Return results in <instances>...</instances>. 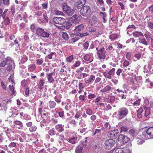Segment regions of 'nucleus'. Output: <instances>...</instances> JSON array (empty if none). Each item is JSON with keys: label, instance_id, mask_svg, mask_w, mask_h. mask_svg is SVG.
<instances>
[{"label": "nucleus", "instance_id": "25", "mask_svg": "<svg viewBox=\"0 0 153 153\" xmlns=\"http://www.w3.org/2000/svg\"><path fill=\"white\" fill-rule=\"evenodd\" d=\"M91 54H86L84 57V60L88 61L89 62H91L92 61L91 57Z\"/></svg>", "mask_w": 153, "mask_h": 153}, {"label": "nucleus", "instance_id": "8", "mask_svg": "<svg viewBox=\"0 0 153 153\" xmlns=\"http://www.w3.org/2000/svg\"><path fill=\"white\" fill-rule=\"evenodd\" d=\"M129 140V138L123 134L120 135L117 139L118 142L120 143V145H123L126 143Z\"/></svg>", "mask_w": 153, "mask_h": 153}, {"label": "nucleus", "instance_id": "4", "mask_svg": "<svg viewBox=\"0 0 153 153\" xmlns=\"http://www.w3.org/2000/svg\"><path fill=\"white\" fill-rule=\"evenodd\" d=\"M62 9L69 16H71L74 13V10L68 6L66 3L62 4Z\"/></svg>", "mask_w": 153, "mask_h": 153}, {"label": "nucleus", "instance_id": "1", "mask_svg": "<svg viewBox=\"0 0 153 153\" xmlns=\"http://www.w3.org/2000/svg\"><path fill=\"white\" fill-rule=\"evenodd\" d=\"M139 137L145 140L153 138V127L149 128L147 130L145 129H143L140 133Z\"/></svg>", "mask_w": 153, "mask_h": 153}, {"label": "nucleus", "instance_id": "39", "mask_svg": "<svg viewBox=\"0 0 153 153\" xmlns=\"http://www.w3.org/2000/svg\"><path fill=\"white\" fill-rule=\"evenodd\" d=\"M74 59V56L73 55H71L66 58V60L67 62H71Z\"/></svg>", "mask_w": 153, "mask_h": 153}, {"label": "nucleus", "instance_id": "42", "mask_svg": "<svg viewBox=\"0 0 153 153\" xmlns=\"http://www.w3.org/2000/svg\"><path fill=\"white\" fill-rule=\"evenodd\" d=\"M88 35L89 33L87 32H86L84 33H78L76 34V36L81 37L85 36H88Z\"/></svg>", "mask_w": 153, "mask_h": 153}, {"label": "nucleus", "instance_id": "58", "mask_svg": "<svg viewBox=\"0 0 153 153\" xmlns=\"http://www.w3.org/2000/svg\"><path fill=\"white\" fill-rule=\"evenodd\" d=\"M23 118L24 119L27 120H30L31 119V117L30 116L26 115H25L23 117Z\"/></svg>", "mask_w": 153, "mask_h": 153}, {"label": "nucleus", "instance_id": "12", "mask_svg": "<svg viewBox=\"0 0 153 153\" xmlns=\"http://www.w3.org/2000/svg\"><path fill=\"white\" fill-rule=\"evenodd\" d=\"M128 80L132 85H135L136 87H138L140 83V81H138L135 77H129Z\"/></svg>", "mask_w": 153, "mask_h": 153}, {"label": "nucleus", "instance_id": "50", "mask_svg": "<svg viewBox=\"0 0 153 153\" xmlns=\"http://www.w3.org/2000/svg\"><path fill=\"white\" fill-rule=\"evenodd\" d=\"M110 127L111 126L109 122H106L104 125V127L105 128H110Z\"/></svg>", "mask_w": 153, "mask_h": 153}, {"label": "nucleus", "instance_id": "20", "mask_svg": "<svg viewBox=\"0 0 153 153\" xmlns=\"http://www.w3.org/2000/svg\"><path fill=\"white\" fill-rule=\"evenodd\" d=\"M8 64L9 65L6 68V70L7 71H10L11 70L12 66H13L14 63L13 61L9 60L8 62Z\"/></svg>", "mask_w": 153, "mask_h": 153}, {"label": "nucleus", "instance_id": "57", "mask_svg": "<svg viewBox=\"0 0 153 153\" xmlns=\"http://www.w3.org/2000/svg\"><path fill=\"white\" fill-rule=\"evenodd\" d=\"M43 62V60L41 58L38 59L37 62V63L38 65H40Z\"/></svg>", "mask_w": 153, "mask_h": 153}, {"label": "nucleus", "instance_id": "9", "mask_svg": "<svg viewBox=\"0 0 153 153\" xmlns=\"http://www.w3.org/2000/svg\"><path fill=\"white\" fill-rule=\"evenodd\" d=\"M131 147H126L124 148L117 149L114 153H131Z\"/></svg>", "mask_w": 153, "mask_h": 153}, {"label": "nucleus", "instance_id": "15", "mask_svg": "<svg viewBox=\"0 0 153 153\" xmlns=\"http://www.w3.org/2000/svg\"><path fill=\"white\" fill-rule=\"evenodd\" d=\"M118 130L117 129H115L109 132L108 135L109 137L113 138L118 134Z\"/></svg>", "mask_w": 153, "mask_h": 153}, {"label": "nucleus", "instance_id": "51", "mask_svg": "<svg viewBox=\"0 0 153 153\" xmlns=\"http://www.w3.org/2000/svg\"><path fill=\"white\" fill-rule=\"evenodd\" d=\"M100 134V130L99 129H96L94 135L97 136H99Z\"/></svg>", "mask_w": 153, "mask_h": 153}, {"label": "nucleus", "instance_id": "14", "mask_svg": "<svg viewBox=\"0 0 153 153\" xmlns=\"http://www.w3.org/2000/svg\"><path fill=\"white\" fill-rule=\"evenodd\" d=\"M87 20L89 23L91 25H93L96 24L97 22V19L96 17L95 16H92L90 19L89 18H87Z\"/></svg>", "mask_w": 153, "mask_h": 153}, {"label": "nucleus", "instance_id": "6", "mask_svg": "<svg viewBox=\"0 0 153 153\" xmlns=\"http://www.w3.org/2000/svg\"><path fill=\"white\" fill-rule=\"evenodd\" d=\"M82 19L81 16L80 15L75 14L71 17L68 19V21L70 23H74L75 24L79 22Z\"/></svg>", "mask_w": 153, "mask_h": 153}, {"label": "nucleus", "instance_id": "32", "mask_svg": "<svg viewBox=\"0 0 153 153\" xmlns=\"http://www.w3.org/2000/svg\"><path fill=\"white\" fill-rule=\"evenodd\" d=\"M56 105V103L53 101H50L49 102L48 105L51 108H54Z\"/></svg>", "mask_w": 153, "mask_h": 153}, {"label": "nucleus", "instance_id": "19", "mask_svg": "<svg viewBox=\"0 0 153 153\" xmlns=\"http://www.w3.org/2000/svg\"><path fill=\"white\" fill-rule=\"evenodd\" d=\"M14 84H12V85H9L10 88V95H13L16 93V91H15V88L14 87Z\"/></svg>", "mask_w": 153, "mask_h": 153}, {"label": "nucleus", "instance_id": "37", "mask_svg": "<svg viewBox=\"0 0 153 153\" xmlns=\"http://www.w3.org/2000/svg\"><path fill=\"white\" fill-rule=\"evenodd\" d=\"M85 3V0H80L78 2V6L79 7L82 6Z\"/></svg>", "mask_w": 153, "mask_h": 153}, {"label": "nucleus", "instance_id": "36", "mask_svg": "<svg viewBox=\"0 0 153 153\" xmlns=\"http://www.w3.org/2000/svg\"><path fill=\"white\" fill-rule=\"evenodd\" d=\"M128 128L125 126H124L121 127L120 128V132H126L128 130Z\"/></svg>", "mask_w": 153, "mask_h": 153}, {"label": "nucleus", "instance_id": "24", "mask_svg": "<svg viewBox=\"0 0 153 153\" xmlns=\"http://www.w3.org/2000/svg\"><path fill=\"white\" fill-rule=\"evenodd\" d=\"M83 24H80L76 26L74 30V31H80L82 30L84 28Z\"/></svg>", "mask_w": 153, "mask_h": 153}, {"label": "nucleus", "instance_id": "29", "mask_svg": "<svg viewBox=\"0 0 153 153\" xmlns=\"http://www.w3.org/2000/svg\"><path fill=\"white\" fill-rule=\"evenodd\" d=\"M101 17H102L104 22H106V14L105 12H100L99 13Z\"/></svg>", "mask_w": 153, "mask_h": 153}, {"label": "nucleus", "instance_id": "48", "mask_svg": "<svg viewBox=\"0 0 153 153\" xmlns=\"http://www.w3.org/2000/svg\"><path fill=\"white\" fill-rule=\"evenodd\" d=\"M93 111L90 108H88L86 110V113L88 115H91L92 114Z\"/></svg>", "mask_w": 153, "mask_h": 153}, {"label": "nucleus", "instance_id": "11", "mask_svg": "<svg viewBox=\"0 0 153 153\" xmlns=\"http://www.w3.org/2000/svg\"><path fill=\"white\" fill-rule=\"evenodd\" d=\"M80 13L83 16H86L90 13V7L88 6H85L80 10Z\"/></svg>", "mask_w": 153, "mask_h": 153}, {"label": "nucleus", "instance_id": "28", "mask_svg": "<svg viewBox=\"0 0 153 153\" xmlns=\"http://www.w3.org/2000/svg\"><path fill=\"white\" fill-rule=\"evenodd\" d=\"M140 136V134L137 136V144L138 145H141L144 142V141L143 140L144 139L141 137H139Z\"/></svg>", "mask_w": 153, "mask_h": 153}, {"label": "nucleus", "instance_id": "35", "mask_svg": "<svg viewBox=\"0 0 153 153\" xmlns=\"http://www.w3.org/2000/svg\"><path fill=\"white\" fill-rule=\"evenodd\" d=\"M44 82L43 79H40L39 82L38 84V88L39 89H41L42 88V87L44 85Z\"/></svg>", "mask_w": 153, "mask_h": 153}, {"label": "nucleus", "instance_id": "43", "mask_svg": "<svg viewBox=\"0 0 153 153\" xmlns=\"http://www.w3.org/2000/svg\"><path fill=\"white\" fill-rule=\"evenodd\" d=\"M37 129L35 125H32L29 128V130L30 132L35 131Z\"/></svg>", "mask_w": 153, "mask_h": 153}, {"label": "nucleus", "instance_id": "44", "mask_svg": "<svg viewBox=\"0 0 153 153\" xmlns=\"http://www.w3.org/2000/svg\"><path fill=\"white\" fill-rule=\"evenodd\" d=\"M3 18L4 19V22L5 24L7 25L9 24L10 23V21L8 18L7 17H4L3 16Z\"/></svg>", "mask_w": 153, "mask_h": 153}, {"label": "nucleus", "instance_id": "33", "mask_svg": "<svg viewBox=\"0 0 153 153\" xmlns=\"http://www.w3.org/2000/svg\"><path fill=\"white\" fill-rule=\"evenodd\" d=\"M82 147L80 146H78L76 148V153H82Z\"/></svg>", "mask_w": 153, "mask_h": 153}, {"label": "nucleus", "instance_id": "23", "mask_svg": "<svg viewBox=\"0 0 153 153\" xmlns=\"http://www.w3.org/2000/svg\"><path fill=\"white\" fill-rule=\"evenodd\" d=\"M63 126L62 125H58L55 126V129L57 131L62 132L64 130Z\"/></svg>", "mask_w": 153, "mask_h": 153}, {"label": "nucleus", "instance_id": "10", "mask_svg": "<svg viewBox=\"0 0 153 153\" xmlns=\"http://www.w3.org/2000/svg\"><path fill=\"white\" fill-rule=\"evenodd\" d=\"M115 140L112 139L106 140L105 142V147L106 149H110L115 144Z\"/></svg>", "mask_w": 153, "mask_h": 153}, {"label": "nucleus", "instance_id": "30", "mask_svg": "<svg viewBox=\"0 0 153 153\" xmlns=\"http://www.w3.org/2000/svg\"><path fill=\"white\" fill-rule=\"evenodd\" d=\"M145 112L144 115L145 117L148 116L150 113V109L149 107H146L145 108Z\"/></svg>", "mask_w": 153, "mask_h": 153}, {"label": "nucleus", "instance_id": "27", "mask_svg": "<svg viewBox=\"0 0 153 153\" xmlns=\"http://www.w3.org/2000/svg\"><path fill=\"white\" fill-rule=\"evenodd\" d=\"M86 30L89 32L94 33L96 32V30L95 28L89 25H88L86 27Z\"/></svg>", "mask_w": 153, "mask_h": 153}, {"label": "nucleus", "instance_id": "5", "mask_svg": "<svg viewBox=\"0 0 153 153\" xmlns=\"http://www.w3.org/2000/svg\"><path fill=\"white\" fill-rule=\"evenodd\" d=\"M4 52L0 51V66L4 67L6 64L7 65L9 60L8 58H5V56L3 54Z\"/></svg>", "mask_w": 153, "mask_h": 153}, {"label": "nucleus", "instance_id": "62", "mask_svg": "<svg viewBox=\"0 0 153 153\" xmlns=\"http://www.w3.org/2000/svg\"><path fill=\"white\" fill-rule=\"evenodd\" d=\"M88 45H89V43H88V42H85L83 44L84 48L85 50L87 49L88 48Z\"/></svg>", "mask_w": 153, "mask_h": 153}, {"label": "nucleus", "instance_id": "13", "mask_svg": "<svg viewBox=\"0 0 153 153\" xmlns=\"http://www.w3.org/2000/svg\"><path fill=\"white\" fill-rule=\"evenodd\" d=\"M53 21L56 24L62 25L65 23V21L63 18L56 17L53 19Z\"/></svg>", "mask_w": 153, "mask_h": 153}, {"label": "nucleus", "instance_id": "26", "mask_svg": "<svg viewBox=\"0 0 153 153\" xmlns=\"http://www.w3.org/2000/svg\"><path fill=\"white\" fill-rule=\"evenodd\" d=\"M143 111V109L142 108H140L137 111V117L140 118L142 116V113Z\"/></svg>", "mask_w": 153, "mask_h": 153}, {"label": "nucleus", "instance_id": "59", "mask_svg": "<svg viewBox=\"0 0 153 153\" xmlns=\"http://www.w3.org/2000/svg\"><path fill=\"white\" fill-rule=\"evenodd\" d=\"M55 54V53L54 52H52L51 54H50L49 55L48 57L49 59H51L53 58L54 57V54Z\"/></svg>", "mask_w": 153, "mask_h": 153}, {"label": "nucleus", "instance_id": "41", "mask_svg": "<svg viewBox=\"0 0 153 153\" xmlns=\"http://www.w3.org/2000/svg\"><path fill=\"white\" fill-rule=\"evenodd\" d=\"M48 133L50 135H53L55 133H56V131L54 128H53L49 130L48 131Z\"/></svg>", "mask_w": 153, "mask_h": 153}, {"label": "nucleus", "instance_id": "61", "mask_svg": "<svg viewBox=\"0 0 153 153\" xmlns=\"http://www.w3.org/2000/svg\"><path fill=\"white\" fill-rule=\"evenodd\" d=\"M27 60V58L26 56H24L21 59V62L23 63H24Z\"/></svg>", "mask_w": 153, "mask_h": 153}, {"label": "nucleus", "instance_id": "49", "mask_svg": "<svg viewBox=\"0 0 153 153\" xmlns=\"http://www.w3.org/2000/svg\"><path fill=\"white\" fill-rule=\"evenodd\" d=\"M111 87L109 85H107L103 89V91L104 92H107L111 89Z\"/></svg>", "mask_w": 153, "mask_h": 153}, {"label": "nucleus", "instance_id": "54", "mask_svg": "<svg viewBox=\"0 0 153 153\" xmlns=\"http://www.w3.org/2000/svg\"><path fill=\"white\" fill-rule=\"evenodd\" d=\"M110 37L112 41H113L117 38V36L116 34L112 35Z\"/></svg>", "mask_w": 153, "mask_h": 153}, {"label": "nucleus", "instance_id": "56", "mask_svg": "<svg viewBox=\"0 0 153 153\" xmlns=\"http://www.w3.org/2000/svg\"><path fill=\"white\" fill-rule=\"evenodd\" d=\"M115 69L114 68H112V69L110 70L108 72L109 75L111 76V75H113L115 73Z\"/></svg>", "mask_w": 153, "mask_h": 153}, {"label": "nucleus", "instance_id": "55", "mask_svg": "<svg viewBox=\"0 0 153 153\" xmlns=\"http://www.w3.org/2000/svg\"><path fill=\"white\" fill-rule=\"evenodd\" d=\"M14 124L18 126L21 125L23 124L22 122L19 120H16L14 121Z\"/></svg>", "mask_w": 153, "mask_h": 153}, {"label": "nucleus", "instance_id": "7", "mask_svg": "<svg viewBox=\"0 0 153 153\" xmlns=\"http://www.w3.org/2000/svg\"><path fill=\"white\" fill-rule=\"evenodd\" d=\"M36 31V34L39 36H40L43 37H48L50 35V34L48 33L45 31L44 29L41 28H37Z\"/></svg>", "mask_w": 153, "mask_h": 153}, {"label": "nucleus", "instance_id": "63", "mask_svg": "<svg viewBox=\"0 0 153 153\" xmlns=\"http://www.w3.org/2000/svg\"><path fill=\"white\" fill-rule=\"evenodd\" d=\"M59 136V140H62L64 139V137L63 135L62 134H61V135H59V134L58 133L56 134V136Z\"/></svg>", "mask_w": 153, "mask_h": 153}, {"label": "nucleus", "instance_id": "38", "mask_svg": "<svg viewBox=\"0 0 153 153\" xmlns=\"http://www.w3.org/2000/svg\"><path fill=\"white\" fill-rule=\"evenodd\" d=\"M139 42L146 45H147V42L146 41L145 38H139Z\"/></svg>", "mask_w": 153, "mask_h": 153}, {"label": "nucleus", "instance_id": "60", "mask_svg": "<svg viewBox=\"0 0 153 153\" xmlns=\"http://www.w3.org/2000/svg\"><path fill=\"white\" fill-rule=\"evenodd\" d=\"M16 146V143H15L12 142L8 145V146L11 148L15 147Z\"/></svg>", "mask_w": 153, "mask_h": 153}, {"label": "nucleus", "instance_id": "3", "mask_svg": "<svg viewBox=\"0 0 153 153\" xmlns=\"http://www.w3.org/2000/svg\"><path fill=\"white\" fill-rule=\"evenodd\" d=\"M96 49L97 51V56L100 60L103 59L105 58L106 51L103 48H100L98 46L96 48Z\"/></svg>", "mask_w": 153, "mask_h": 153}, {"label": "nucleus", "instance_id": "34", "mask_svg": "<svg viewBox=\"0 0 153 153\" xmlns=\"http://www.w3.org/2000/svg\"><path fill=\"white\" fill-rule=\"evenodd\" d=\"M95 149L93 153H101V149L99 148V146H97V145L95 146Z\"/></svg>", "mask_w": 153, "mask_h": 153}, {"label": "nucleus", "instance_id": "18", "mask_svg": "<svg viewBox=\"0 0 153 153\" xmlns=\"http://www.w3.org/2000/svg\"><path fill=\"white\" fill-rule=\"evenodd\" d=\"M10 112L11 113V116L13 117H15L18 114V110L13 108H11Z\"/></svg>", "mask_w": 153, "mask_h": 153}, {"label": "nucleus", "instance_id": "31", "mask_svg": "<svg viewBox=\"0 0 153 153\" xmlns=\"http://www.w3.org/2000/svg\"><path fill=\"white\" fill-rule=\"evenodd\" d=\"M76 137H74L67 140V141L72 144H74L76 143Z\"/></svg>", "mask_w": 153, "mask_h": 153}, {"label": "nucleus", "instance_id": "21", "mask_svg": "<svg viewBox=\"0 0 153 153\" xmlns=\"http://www.w3.org/2000/svg\"><path fill=\"white\" fill-rule=\"evenodd\" d=\"M133 36L134 37H138L140 36H143V35L141 32L136 31L133 32Z\"/></svg>", "mask_w": 153, "mask_h": 153}, {"label": "nucleus", "instance_id": "17", "mask_svg": "<svg viewBox=\"0 0 153 153\" xmlns=\"http://www.w3.org/2000/svg\"><path fill=\"white\" fill-rule=\"evenodd\" d=\"M53 74V72L51 73L47 74H46L48 81L51 83H53L54 81V79L52 77V75Z\"/></svg>", "mask_w": 153, "mask_h": 153}, {"label": "nucleus", "instance_id": "46", "mask_svg": "<svg viewBox=\"0 0 153 153\" xmlns=\"http://www.w3.org/2000/svg\"><path fill=\"white\" fill-rule=\"evenodd\" d=\"M56 15H63V13L61 11L57 10H55L53 12Z\"/></svg>", "mask_w": 153, "mask_h": 153}, {"label": "nucleus", "instance_id": "40", "mask_svg": "<svg viewBox=\"0 0 153 153\" xmlns=\"http://www.w3.org/2000/svg\"><path fill=\"white\" fill-rule=\"evenodd\" d=\"M36 66L34 65L31 64L28 66V70L30 71H32L36 68Z\"/></svg>", "mask_w": 153, "mask_h": 153}, {"label": "nucleus", "instance_id": "2", "mask_svg": "<svg viewBox=\"0 0 153 153\" xmlns=\"http://www.w3.org/2000/svg\"><path fill=\"white\" fill-rule=\"evenodd\" d=\"M128 112V109L125 108L123 107L120 108L117 112L114 113V114L116 115L117 113L116 117L118 120H120L125 117L127 115Z\"/></svg>", "mask_w": 153, "mask_h": 153}, {"label": "nucleus", "instance_id": "22", "mask_svg": "<svg viewBox=\"0 0 153 153\" xmlns=\"http://www.w3.org/2000/svg\"><path fill=\"white\" fill-rule=\"evenodd\" d=\"M95 77L94 75H92L90 76V77L88 78H85L84 79L85 82L87 83H88L90 82H91L92 81L94 80Z\"/></svg>", "mask_w": 153, "mask_h": 153}, {"label": "nucleus", "instance_id": "45", "mask_svg": "<svg viewBox=\"0 0 153 153\" xmlns=\"http://www.w3.org/2000/svg\"><path fill=\"white\" fill-rule=\"evenodd\" d=\"M10 99L8 97L4 98L3 99V102L4 104H6L9 102H10Z\"/></svg>", "mask_w": 153, "mask_h": 153}, {"label": "nucleus", "instance_id": "53", "mask_svg": "<svg viewBox=\"0 0 153 153\" xmlns=\"http://www.w3.org/2000/svg\"><path fill=\"white\" fill-rule=\"evenodd\" d=\"M103 74L104 76L109 79H111V76L109 75L108 72V73L107 72H104Z\"/></svg>", "mask_w": 153, "mask_h": 153}, {"label": "nucleus", "instance_id": "52", "mask_svg": "<svg viewBox=\"0 0 153 153\" xmlns=\"http://www.w3.org/2000/svg\"><path fill=\"white\" fill-rule=\"evenodd\" d=\"M140 99H139L138 100H136L135 102H134L133 103V104L135 106H137L140 105Z\"/></svg>", "mask_w": 153, "mask_h": 153}, {"label": "nucleus", "instance_id": "64", "mask_svg": "<svg viewBox=\"0 0 153 153\" xmlns=\"http://www.w3.org/2000/svg\"><path fill=\"white\" fill-rule=\"evenodd\" d=\"M21 85L23 87H25L26 86L27 82L25 80H23L21 81Z\"/></svg>", "mask_w": 153, "mask_h": 153}, {"label": "nucleus", "instance_id": "16", "mask_svg": "<svg viewBox=\"0 0 153 153\" xmlns=\"http://www.w3.org/2000/svg\"><path fill=\"white\" fill-rule=\"evenodd\" d=\"M97 5L98 6H102L101 8V10L104 11L105 10V7H104V2L103 0H96Z\"/></svg>", "mask_w": 153, "mask_h": 153}, {"label": "nucleus", "instance_id": "47", "mask_svg": "<svg viewBox=\"0 0 153 153\" xmlns=\"http://www.w3.org/2000/svg\"><path fill=\"white\" fill-rule=\"evenodd\" d=\"M62 38L65 40H67L68 39V34L65 32H63L62 33Z\"/></svg>", "mask_w": 153, "mask_h": 153}]
</instances>
